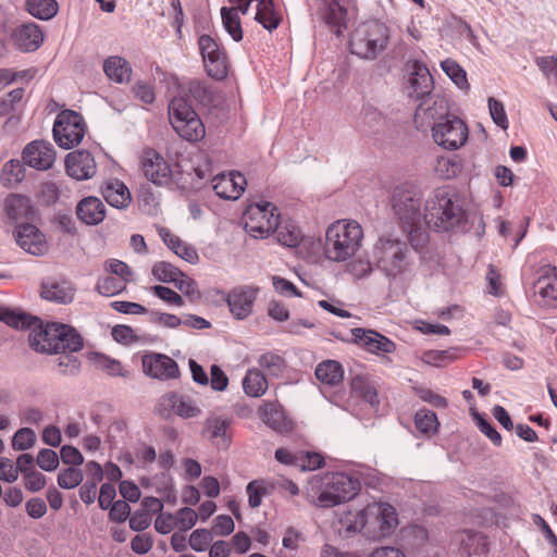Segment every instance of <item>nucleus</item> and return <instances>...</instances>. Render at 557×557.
<instances>
[{
    "label": "nucleus",
    "instance_id": "nucleus-1",
    "mask_svg": "<svg viewBox=\"0 0 557 557\" xmlns=\"http://www.w3.org/2000/svg\"><path fill=\"white\" fill-rule=\"evenodd\" d=\"M28 343L35 351L49 355L76 352L84 346L82 335L73 326L58 322L44 326L39 319L28 335Z\"/></svg>",
    "mask_w": 557,
    "mask_h": 557
},
{
    "label": "nucleus",
    "instance_id": "nucleus-2",
    "mask_svg": "<svg viewBox=\"0 0 557 557\" xmlns=\"http://www.w3.org/2000/svg\"><path fill=\"white\" fill-rule=\"evenodd\" d=\"M359 490L360 482L357 478L344 472H333L312 479L307 494L314 506L330 508L352 499Z\"/></svg>",
    "mask_w": 557,
    "mask_h": 557
},
{
    "label": "nucleus",
    "instance_id": "nucleus-3",
    "mask_svg": "<svg viewBox=\"0 0 557 557\" xmlns=\"http://www.w3.org/2000/svg\"><path fill=\"white\" fill-rule=\"evenodd\" d=\"M458 195L448 187L436 188L426 199L423 221L437 232H448L466 222Z\"/></svg>",
    "mask_w": 557,
    "mask_h": 557
},
{
    "label": "nucleus",
    "instance_id": "nucleus-4",
    "mask_svg": "<svg viewBox=\"0 0 557 557\" xmlns=\"http://www.w3.org/2000/svg\"><path fill=\"white\" fill-rule=\"evenodd\" d=\"M362 237V227L356 221H336L325 233V257L331 261H346L358 251Z\"/></svg>",
    "mask_w": 557,
    "mask_h": 557
},
{
    "label": "nucleus",
    "instance_id": "nucleus-5",
    "mask_svg": "<svg viewBox=\"0 0 557 557\" xmlns=\"http://www.w3.org/2000/svg\"><path fill=\"white\" fill-rule=\"evenodd\" d=\"M389 39L385 24L372 20L359 24L350 35V52L360 59L373 61L387 48Z\"/></svg>",
    "mask_w": 557,
    "mask_h": 557
},
{
    "label": "nucleus",
    "instance_id": "nucleus-6",
    "mask_svg": "<svg viewBox=\"0 0 557 557\" xmlns=\"http://www.w3.org/2000/svg\"><path fill=\"white\" fill-rule=\"evenodd\" d=\"M373 259L377 268L389 278L403 275L412 263V255L407 243L391 237H382L376 242Z\"/></svg>",
    "mask_w": 557,
    "mask_h": 557
},
{
    "label": "nucleus",
    "instance_id": "nucleus-7",
    "mask_svg": "<svg viewBox=\"0 0 557 557\" xmlns=\"http://www.w3.org/2000/svg\"><path fill=\"white\" fill-rule=\"evenodd\" d=\"M392 208L403 230L412 234L421 225L422 196L413 186L404 184L396 186L392 194Z\"/></svg>",
    "mask_w": 557,
    "mask_h": 557
},
{
    "label": "nucleus",
    "instance_id": "nucleus-8",
    "mask_svg": "<svg viewBox=\"0 0 557 557\" xmlns=\"http://www.w3.org/2000/svg\"><path fill=\"white\" fill-rule=\"evenodd\" d=\"M169 117L174 131L183 139L193 143L205 137V125L184 96H177L171 100Z\"/></svg>",
    "mask_w": 557,
    "mask_h": 557
},
{
    "label": "nucleus",
    "instance_id": "nucleus-9",
    "mask_svg": "<svg viewBox=\"0 0 557 557\" xmlns=\"http://www.w3.org/2000/svg\"><path fill=\"white\" fill-rule=\"evenodd\" d=\"M366 521V536L371 540H381L389 536L398 525L396 509L383 502L368 504L363 508Z\"/></svg>",
    "mask_w": 557,
    "mask_h": 557
},
{
    "label": "nucleus",
    "instance_id": "nucleus-10",
    "mask_svg": "<svg viewBox=\"0 0 557 557\" xmlns=\"http://www.w3.org/2000/svg\"><path fill=\"white\" fill-rule=\"evenodd\" d=\"M278 213L271 202L248 207L244 214L245 230L255 238H265L278 228Z\"/></svg>",
    "mask_w": 557,
    "mask_h": 557
},
{
    "label": "nucleus",
    "instance_id": "nucleus-11",
    "mask_svg": "<svg viewBox=\"0 0 557 557\" xmlns=\"http://www.w3.org/2000/svg\"><path fill=\"white\" fill-rule=\"evenodd\" d=\"M156 412L162 419H170L173 416L182 419H194L202 414V408L193 396L171 392L159 398Z\"/></svg>",
    "mask_w": 557,
    "mask_h": 557
},
{
    "label": "nucleus",
    "instance_id": "nucleus-12",
    "mask_svg": "<svg viewBox=\"0 0 557 557\" xmlns=\"http://www.w3.org/2000/svg\"><path fill=\"white\" fill-rule=\"evenodd\" d=\"M53 138L63 149L78 145L85 135V124L81 114L75 111H62L53 125Z\"/></svg>",
    "mask_w": 557,
    "mask_h": 557
},
{
    "label": "nucleus",
    "instance_id": "nucleus-13",
    "mask_svg": "<svg viewBox=\"0 0 557 557\" xmlns=\"http://www.w3.org/2000/svg\"><path fill=\"white\" fill-rule=\"evenodd\" d=\"M432 137L444 149L456 150L466 144L468 126L461 119L450 115L445 121L436 122L432 126Z\"/></svg>",
    "mask_w": 557,
    "mask_h": 557
},
{
    "label": "nucleus",
    "instance_id": "nucleus-14",
    "mask_svg": "<svg viewBox=\"0 0 557 557\" xmlns=\"http://www.w3.org/2000/svg\"><path fill=\"white\" fill-rule=\"evenodd\" d=\"M198 46L207 74L214 79H223L227 75V55L215 39L209 35L199 37Z\"/></svg>",
    "mask_w": 557,
    "mask_h": 557
},
{
    "label": "nucleus",
    "instance_id": "nucleus-15",
    "mask_svg": "<svg viewBox=\"0 0 557 557\" xmlns=\"http://www.w3.org/2000/svg\"><path fill=\"white\" fill-rule=\"evenodd\" d=\"M449 116L447 99L440 95H433L423 99L417 107L414 122L418 127L433 126L436 122H443Z\"/></svg>",
    "mask_w": 557,
    "mask_h": 557
},
{
    "label": "nucleus",
    "instance_id": "nucleus-16",
    "mask_svg": "<svg viewBox=\"0 0 557 557\" xmlns=\"http://www.w3.org/2000/svg\"><path fill=\"white\" fill-rule=\"evenodd\" d=\"M141 363L144 372L152 379L168 381L180 376L176 361L166 355L157 352L145 355Z\"/></svg>",
    "mask_w": 557,
    "mask_h": 557
},
{
    "label": "nucleus",
    "instance_id": "nucleus-17",
    "mask_svg": "<svg viewBox=\"0 0 557 557\" xmlns=\"http://www.w3.org/2000/svg\"><path fill=\"white\" fill-rule=\"evenodd\" d=\"M141 169L146 178L154 185L165 186L172 181V171L169 163L154 150L145 151Z\"/></svg>",
    "mask_w": 557,
    "mask_h": 557
},
{
    "label": "nucleus",
    "instance_id": "nucleus-18",
    "mask_svg": "<svg viewBox=\"0 0 557 557\" xmlns=\"http://www.w3.org/2000/svg\"><path fill=\"white\" fill-rule=\"evenodd\" d=\"M259 369L248 370L242 383H268L277 377L284 368V360L273 354H264L258 360Z\"/></svg>",
    "mask_w": 557,
    "mask_h": 557
},
{
    "label": "nucleus",
    "instance_id": "nucleus-19",
    "mask_svg": "<svg viewBox=\"0 0 557 557\" xmlns=\"http://www.w3.org/2000/svg\"><path fill=\"white\" fill-rule=\"evenodd\" d=\"M55 160L53 146L45 140H34L23 151V161L30 168L48 170Z\"/></svg>",
    "mask_w": 557,
    "mask_h": 557
},
{
    "label": "nucleus",
    "instance_id": "nucleus-20",
    "mask_svg": "<svg viewBox=\"0 0 557 557\" xmlns=\"http://www.w3.org/2000/svg\"><path fill=\"white\" fill-rule=\"evenodd\" d=\"M14 236L17 245L30 255L42 256L48 249L44 234L33 224L18 225Z\"/></svg>",
    "mask_w": 557,
    "mask_h": 557
},
{
    "label": "nucleus",
    "instance_id": "nucleus-21",
    "mask_svg": "<svg viewBox=\"0 0 557 557\" xmlns=\"http://www.w3.org/2000/svg\"><path fill=\"white\" fill-rule=\"evenodd\" d=\"M247 182L239 172L220 173L212 178V189L222 199L236 200L244 193Z\"/></svg>",
    "mask_w": 557,
    "mask_h": 557
},
{
    "label": "nucleus",
    "instance_id": "nucleus-22",
    "mask_svg": "<svg viewBox=\"0 0 557 557\" xmlns=\"http://www.w3.org/2000/svg\"><path fill=\"white\" fill-rule=\"evenodd\" d=\"M65 168L66 173L77 181L89 180L97 171L94 157L86 150L70 152L65 159Z\"/></svg>",
    "mask_w": 557,
    "mask_h": 557
},
{
    "label": "nucleus",
    "instance_id": "nucleus-23",
    "mask_svg": "<svg viewBox=\"0 0 557 557\" xmlns=\"http://www.w3.org/2000/svg\"><path fill=\"white\" fill-rule=\"evenodd\" d=\"M351 334L355 343L372 354H391L396 348L389 338L374 330L356 327L351 330Z\"/></svg>",
    "mask_w": 557,
    "mask_h": 557
},
{
    "label": "nucleus",
    "instance_id": "nucleus-24",
    "mask_svg": "<svg viewBox=\"0 0 557 557\" xmlns=\"http://www.w3.org/2000/svg\"><path fill=\"white\" fill-rule=\"evenodd\" d=\"M410 83V97L418 99H425L431 96L434 88V81L429 69L420 61H414L411 66Z\"/></svg>",
    "mask_w": 557,
    "mask_h": 557
},
{
    "label": "nucleus",
    "instance_id": "nucleus-25",
    "mask_svg": "<svg viewBox=\"0 0 557 557\" xmlns=\"http://www.w3.org/2000/svg\"><path fill=\"white\" fill-rule=\"evenodd\" d=\"M259 416L269 428L278 433H287L293 429L292 420L286 417L277 401L264 403L259 408Z\"/></svg>",
    "mask_w": 557,
    "mask_h": 557
},
{
    "label": "nucleus",
    "instance_id": "nucleus-26",
    "mask_svg": "<svg viewBox=\"0 0 557 557\" xmlns=\"http://www.w3.org/2000/svg\"><path fill=\"white\" fill-rule=\"evenodd\" d=\"M457 540L460 545V552L468 557H483L488 552L487 537L481 532L463 530Z\"/></svg>",
    "mask_w": 557,
    "mask_h": 557
},
{
    "label": "nucleus",
    "instance_id": "nucleus-27",
    "mask_svg": "<svg viewBox=\"0 0 557 557\" xmlns=\"http://www.w3.org/2000/svg\"><path fill=\"white\" fill-rule=\"evenodd\" d=\"M13 38L17 48L25 52L37 50L44 41V34L35 23H27L18 26Z\"/></svg>",
    "mask_w": 557,
    "mask_h": 557
},
{
    "label": "nucleus",
    "instance_id": "nucleus-28",
    "mask_svg": "<svg viewBox=\"0 0 557 557\" xmlns=\"http://www.w3.org/2000/svg\"><path fill=\"white\" fill-rule=\"evenodd\" d=\"M228 426L226 419L212 414L206 419L202 434L219 448H227L231 443Z\"/></svg>",
    "mask_w": 557,
    "mask_h": 557
},
{
    "label": "nucleus",
    "instance_id": "nucleus-29",
    "mask_svg": "<svg viewBox=\"0 0 557 557\" xmlns=\"http://www.w3.org/2000/svg\"><path fill=\"white\" fill-rule=\"evenodd\" d=\"M75 289L69 281L49 278L41 284L40 295L44 299L58 304H70Z\"/></svg>",
    "mask_w": 557,
    "mask_h": 557
},
{
    "label": "nucleus",
    "instance_id": "nucleus-30",
    "mask_svg": "<svg viewBox=\"0 0 557 557\" xmlns=\"http://www.w3.org/2000/svg\"><path fill=\"white\" fill-rule=\"evenodd\" d=\"M534 293L542 298L545 306L557 308V268L553 267L537 278Z\"/></svg>",
    "mask_w": 557,
    "mask_h": 557
},
{
    "label": "nucleus",
    "instance_id": "nucleus-31",
    "mask_svg": "<svg viewBox=\"0 0 557 557\" xmlns=\"http://www.w3.org/2000/svg\"><path fill=\"white\" fill-rule=\"evenodd\" d=\"M106 201L113 208L126 209L132 202L128 187L119 180H109L101 187Z\"/></svg>",
    "mask_w": 557,
    "mask_h": 557
},
{
    "label": "nucleus",
    "instance_id": "nucleus-32",
    "mask_svg": "<svg viewBox=\"0 0 557 557\" xmlns=\"http://www.w3.org/2000/svg\"><path fill=\"white\" fill-rule=\"evenodd\" d=\"M186 92L199 106L215 108L221 101L220 94L208 83L193 79L188 83Z\"/></svg>",
    "mask_w": 557,
    "mask_h": 557
},
{
    "label": "nucleus",
    "instance_id": "nucleus-33",
    "mask_svg": "<svg viewBox=\"0 0 557 557\" xmlns=\"http://www.w3.org/2000/svg\"><path fill=\"white\" fill-rule=\"evenodd\" d=\"M77 218L87 225H97L106 218V207L97 197H86L76 207Z\"/></svg>",
    "mask_w": 557,
    "mask_h": 557
},
{
    "label": "nucleus",
    "instance_id": "nucleus-34",
    "mask_svg": "<svg viewBox=\"0 0 557 557\" xmlns=\"http://www.w3.org/2000/svg\"><path fill=\"white\" fill-rule=\"evenodd\" d=\"M358 126L364 133L379 134L387 127V119L377 108L367 103L360 111Z\"/></svg>",
    "mask_w": 557,
    "mask_h": 557
},
{
    "label": "nucleus",
    "instance_id": "nucleus-35",
    "mask_svg": "<svg viewBox=\"0 0 557 557\" xmlns=\"http://www.w3.org/2000/svg\"><path fill=\"white\" fill-rule=\"evenodd\" d=\"M256 294L247 289H234L227 297V305L232 314L242 320L248 317L252 310Z\"/></svg>",
    "mask_w": 557,
    "mask_h": 557
},
{
    "label": "nucleus",
    "instance_id": "nucleus-36",
    "mask_svg": "<svg viewBox=\"0 0 557 557\" xmlns=\"http://www.w3.org/2000/svg\"><path fill=\"white\" fill-rule=\"evenodd\" d=\"M103 72L110 81L124 84L131 81L132 67L124 58L111 55L103 62Z\"/></svg>",
    "mask_w": 557,
    "mask_h": 557
},
{
    "label": "nucleus",
    "instance_id": "nucleus-37",
    "mask_svg": "<svg viewBox=\"0 0 557 557\" xmlns=\"http://www.w3.org/2000/svg\"><path fill=\"white\" fill-rule=\"evenodd\" d=\"M165 245L178 257L184 259L189 263H195L198 260V253L196 249L186 243H184L180 237L171 234V232L166 228H160L159 232Z\"/></svg>",
    "mask_w": 557,
    "mask_h": 557
},
{
    "label": "nucleus",
    "instance_id": "nucleus-38",
    "mask_svg": "<svg viewBox=\"0 0 557 557\" xmlns=\"http://www.w3.org/2000/svg\"><path fill=\"white\" fill-rule=\"evenodd\" d=\"M0 321L9 326L15 329H28L32 332L35 324L38 322V318L0 306Z\"/></svg>",
    "mask_w": 557,
    "mask_h": 557
},
{
    "label": "nucleus",
    "instance_id": "nucleus-39",
    "mask_svg": "<svg viewBox=\"0 0 557 557\" xmlns=\"http://www.w3.org/2000/svg\"><path fill=\"white\" fill-rule=\"evenodd\" d=\"M314 374L320 383H342L344 379L342 364L335 360H324L319 363Z\"/></svg>",
    "mask_w": 557,
    "mask_h": 557
},
{
    "label": "nucleus",
    "instance_id": "nucleus-40",
    "mask_svg": "<svg viewBox=\"0 0 557 557\" xmlns=\"http://www.w3.org/2000/svg\"><path fill=\"white\" fill-rule=\"evenodd\" d=\"M87 360L97 369L104 371L112 376H125L123 366L119 360L112 359L103 354L90 351L87 354Z\"/></svg>",
    "mask_w": 557,
    "mask_h": 557
},
{
    "label": "nucleus",
    "instance_id": "nucleus-41",
    "mask_svg": "<svg viewBox=\"0 0 557 557\" xmlns=\"http://www.w3.org/2000/svg\"><path fill=\"white\" fill-rule=\"evenodd\" d=\"M341 531L347 536L362 532L366 535V521L363 509L344 512L339 518Z\"/></svg>",
    "mask_w": 557,
    "mask_h": 557
},
{
    "label": "nucleus",
    "instance_id": "nucleus-42",
    "mask_svg": "<svg viewBox=\"0 0 557 557\" xmlns=\"http://www.w3.org/2000/svg\"><path fill=\"white\" fill-rule=\"evenodd\" d=\"M26 9L34 17L49 21L57 15L59 5L55 0H26Z\"/></svg>",
    "mask_w": 557,
    "mask_h": 557
},
{
    "label": "nucleus",
    "instance_id": "nucleus-43",
    "mask_svg": "<svg viewBox=\"0 0 557 557\" xmlns=\"http://www.w3.org/2000/svg\"><path fill=\"white\" fill-rule=\"evenodd\" d=\"M345 16L346 9L342 7L338 1L332 0L327 3L324 12V21L338 36L342 34V29L346 27Z\"/></svg>",
    "mask_w": 557,
    "mask_h": 557
},
{
    "label": "nucleus",
    "instance_id": "nucleus-44",
    "mask_svg": "<svg viewBox=\"0 0 557 557\" xmlns=\"http://www.w3.org/2000/svg\"><path fill=\"white\" fill-rule=\"evenodd\" d=\"M441 67L459 89L468 90L470 88L466 71L455 60L442 61Z\"/></svg>",
    "mask_w": 557,
    "mask_h": 557
},
{
    "label": "nucleus",
    "instance_id": "nucleus-45",
    "mask_svg": "<svg viewBox=\"0 0 557 557\" xmlns=\"http://www.w3.org/2000/svg\"><path fill=\"white\" fill-rule=\"evenodd\" d=\"M221 17L223 26L230 36L235 41H240L243 39V29L239 15H237L236 10L223 7L221 9Z\"/></svg>",
    "mask_w": 557,
    "mask_h": 557
},
{
    "label": "nucleus",
    "instance_id": "nucleus-46",
    "mask_svg": "<svg viewBox=\"0 0 557 557\" xmlns=\"http://www.w3.org/2000/svg\"><path fill=\"white\" fill-rule=\"evenodd\" d=\"M25 176V169L21 161L10 160L8 161L1 174V182L5 186H12L20 183Z\"/></svg>",
    "mask_w": 557,
    "mask_h": 557
},
{
    "label": "nucleus",
    "instance_id": "nucleus-47",
    "mask_svg": "<svg viewBox=\"0 0 557 557\" xmlns=\"http://www.w3.org/2000/svg\"><path fill=\"white\" fill-rule=\"evenodd\" d=\"M126 284L125 278L107 275L99 278L96 289L99 294L111 297L123 292L126 288Z\"/></svg>",
    "mask_w": 557,
    "mask_h": 557
},
{
    "label": "nucleus",
    "instance_id": "nucleus-48",
    "mask_svg": "<svg viewBox=\"0 0 557 557\" xmlns=\"http://www.w3.org/2000/svg\"><path fill=\"white\" fill-rule=\"evenodd\" d=\"M152 275L157 281L164 283H173L177 282L178 278L183 276V272L180 271L174 265H172L171 263L160 261L153 265Z\"/></svg>",
    "mask_w": 557,
    "mask_h": 557
},
{
    "label": "nucleus",
    "instance_id": "nucleus-49",
    "mask_svg": "<svg viewBox=\"0 0 557 557\" xmlns=\"http://www.w3.org/2000/svg\"><path fill=\"white\" fill-rule=\"evenodd\" d=\"M248 504L251 508L261 505L263 496L269 493V484L264 480L250 481L246 486Z\"/></svg>",
    "mask_w": 557,
    "mask_h": 557
},
{
    "label": "nucleus",
    "instance_id": "nucleus-50",
    "mask_svg": "<svg viewBox=\"0 0 557 557\" xmlns=\"http://www.w3.org/2000/svg\"><path fill=\"white\" fill-rule=\"evenodd\" d=\"M470 413L475 421L476 426L479 430L491 440V442L496 445L500 446L502 444V436L496 431V429L482 416L480 414L475 407L473 405L470 406Z\"/></svg>",
    "mask_w": 557,
    "mask_h": 557
},
{
    "label": "nucleus",
    "instance_id": "nucleus-51",
    "mask_svg": "<svg viewBox=\"0 0 557 557\" xmlns=\"http://www.w3.org/2000/svg\"><path fill=\"white\" fill-rule=\"evenodd\" d=\"M84 480L81 469L69 467L61 470L58 474V484L61 488L72 490L77 487Z\"/></svg>",
    "mask_w": 557,
    "mask_h": 557
},
{
    "label": "nucleus",
    "instance_id": "nucleus-52",
    "mask_svg": "<svg viewBox=\"0 0 557 557\" xmlns=\"http://www.w3.org/2000/svg\"><path fill=\"white\" fill-rule=\"evenodd\" d=\"M414 423L417 429L425 434L434 433L438 425L436 414L428 409H420L416 412Z\"/></svg>",
    "mask_w": 557,
    "mask_h": 557
},
{
    "label": "nucleus",
    "instance_id": "nucleus-53",
    "mask_svg": "<svg viewBox=\"0 0 557 557\" xmlns=\"http://www.w3.org/2000/svg\"><path fill=\"white\" fill-rule=\"evenodd\" d=\"M487 104L491 117L494 121V123L500 128L507 129L509 123L503 102L493 97H490L487 99Z\"/></svg>",
    "mask_w": 557,
    "mask_h": 557
},
{
    "label": "nucleus",
    "instance_id": "nucleus-54",
    "mask_svg": "<svg viewBox=\"0 0 557 557\" xmlns=\"http://www.w3.org/2000/svg\"><path fill=\"white\" fill-rule=\"evenodd\" d=\"M36 440L35 432L29 428H22L15 432L12 438V447L15 450H26L30 448Z\"/></svg>",
    "mask_w": 557,
    "mask_h": 557
},
{
    "label": "nucleus",
    "instance_id": "nucleus-55",
    "mask_svg": "<svg viewBox=\"0 0 557 557\" xmlns=\"http://www.w3.org/2000/svg\"><path fill=\"white\" fill-rule=\"evenodd\" d=\"M324 458L318 453L299 451L298 469L300 471H313L321 468Z\"/></svg>",
    "mask_w": 557,
    "mask_h": 557
},
{
    "label": "nucleus",
    "instance_id": "nucleus-56",
    "mask_svg": "<svg viewBox=\"0 0 557 557\" xmlns=\"http://www.w3.org/2000/svg\"><path fill=\"white\" fill-rule=\"evenodd\" d=\"M197 519L198 513L189 507H183L175 513L176 527L184 532L190 530L196 524Z\"/></svg>",
    "mask_w": 557,
    "mask_h": 557
},
{
    "label": "nucleus",
    "instance_id": "nucleus-57",
    "mask_svg": "<svg viewBox=\"0 0 557 557\" xmlns=\"http://www.w3.org/2000/svg\"><path fill=\"white\" fill-rule=\"evenodd\" d=\"M36 461L40 469L48 472L55 470L60 462L58 454L49 448L39 450Z\"/></svg>",
    "mask_w": 557,
    "mask_h": 557
},
{
    "label": "nucleus",
    "instance_id": "nucleus-58",
    "mask_svg": "<svg viewBox=\"0 0 557 557\" xmlns=\"http://www.w3.org/2000/svg\"><path fill=\"white\" fill-rule=\"evenodd\" d=\"M111 335L114 341L124 345L139 341V337L136 335L135 331L131 326L124 324H117L113 326Z\"/></svg>",
    "mask_w": 557,
    "mask_h": 557
},
{
    "label": "nucleus",
    "instance_id": "nucleus-59",
    "mask_svg": "<svg viewBox=\"0 0 557 557\" xmlns=\"http://www.w3.org/2000/svg\"><path fill=\"white\" fill-rule=\"evenodd\" d=\"M211 533L206 529H197L189 536V545L196 552H205L211 542Z\"/></svg>",
    "mask_w": 557,
    "mask_h": 557
},
{
    "label": "nucleus",
    "instance_id": "nucleus-60",
    "mask_svg": "<svg viewBox=\"0 0 557 557\" xmlns=\"http://www.w3.org/2000/svg\"><path fill=\"white\" fill-rule=\"evenodd\" d=\"M435 170L441 177L449 180L457 175L460 168L457 164V162H455L450 158L441 157L437 159Z\"/></svg>",
    "mask_w": 557,
    "mask_h": 557
},
{
    "label": "nucleus",
    "instance_id": "nucleus-61",
    "mask_svg": "<svg viewBox=\"0 0 557 557\" xmlns=\"http://www.w3.org/2000/svg\"><path fill=\"white\" fill-rule=\"evenodd\" d=\"M71 352L62 354L58 362V371L65 375H75L79 372L81 363Z\"/></svg>",
    "mask_w": 557,
    "mask_h": 557
},
{
    "label": "nucleus",
    "instance_id": "nucleus-62",
    "mask_svg": "<svg viewBox=\"0 0 557 557\" xmlns=\"http://www.w3.org/2000/svg\"><path fill=\"white\" fill-rule=\"evenodd\" d=\"M106 270L114 277L125 278L126 283L132 281V272L128 265L123 261L111 259L107 261Z\"/></svg>",
    "mask_w": 557,
    "mask_h": 557
},
{
    "label": "nucleus",
    "instance_id": "nucleus-63",
    "mask_svg": "<svg viewBox=\"0 0 557 557\" xmlns=\"http://www.w3.org/2000/svg\"><path fill=\"white\" fill-rule=\"evenodd\" d=\"M535 62L546 77H553L557 83V55L539 57Z\"/></svg>",
    "mask_w": 557,
    "mask_h": 557
},
{
    "label": "nucleus",
    "instance_id": "nucleus-64",
    "mask_svg": "<svg viewBox=\"0 0 557 557\" xmlns=\"http://www.w3.org/2000/svg\"><path fill=\"white\" fill-rule=\"evenodd\" d=\"M176 528L175 515L161 512L154 520V529L160 534H168Z\"/></svg>",
    "mask_w": 557,
    "mask_h": 557
}]
</instances>
